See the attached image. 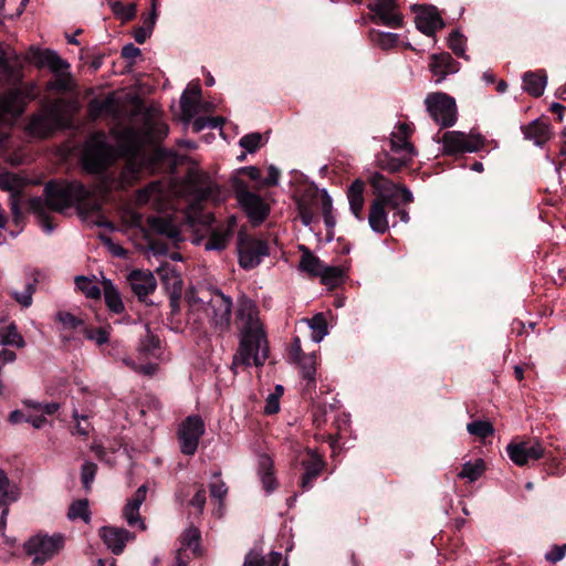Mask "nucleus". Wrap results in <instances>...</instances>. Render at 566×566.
Returning a JSON list of instances; mask_svg holds the SVG:
<instances>
[{
    "mask_svg": "<svg viewBox=\"0 0 566 566\" xmlns=\"http://www.w3.org/2000/svg\"><path fill=\"white\" fill-rule=\"evenodd\" d=\"M411 8L417 12L415 22L421 33L432 36L444 27V22L434 7L413 4Z\"/></svg>",
    "mask_w": 566,
    "mask_h": 566,
    "instance_id": "6ab92c4d",
    "label": "nucleus"
},
{
    "mask_svg": "<svg viewBox=\"0 0 566 566\" xmlns=\"http://www.w3.org/2000/svg\"><path fill=\"white\" fill-rule=\"evenodd\" d=\"M229 240V233H226L217 227L206 241L205 249L208 251H222L227 248Z\"/></svg>",
    "mask_w": 566,
    "mask_h": 566,
    "instance_id": "ea45409f",
    "label": "nucleus"
},
{
    "mask_svg": "<svg viewBox=\"0 0 566 566\" xmlns=\"http://www.w3.org/2000/svg\"><path fill=\"white\" fill-rule=\"evenodd\" d=\"M64 547V536L62 534L32 536L25 544L24 551L33 556L34 565H43L52 559Z\"/></svg>",
    "mask_w": 566,
    "mask_h": 566,
    "instance_id": "9d476101",
    "label": "nucleus"
},
{
    "mask_svg": "<svg viewBox=\"0 0 566 566\" xmlns=\"http://www.w3.org/2000/svg\"><path fill=\"white\" fill-rule=\"evenodd\" d=\"M191 306L203 310L210 324L220 333L230 329L232 300L221 291H202L201 295L189 297Z\"/></svg>",
    "mask_w": 566,
    "mask_h": 566,
    "instance_id": "423d86ee",
    "label": "nucleus"
},
{
    "mask_svg": "<svg viewBox=\"0 0 566 566\" xmlns=\"http://www.w3.org/2000/svg\"><path fill=\"white\" fill-rule=\"evenodd\" d=\"M111 9L114 15L120 19L123 22L130 21L135 18L137 12V7L135 3H129L127 6L123 4L120 1L111 2Z\"/></svg>",
    "mask_w": 566,
    "mask_h": 566,
    "instance_id": "c03bdc74",
    "label": "nucleus"
},
{
    "mask_svg": "<svg viewBox=\"0 0 566 566\" xmlns=\"http://www.w3.org/2000/svg\"><path fill=\"white\" fill-rule=\"evenodd\" d=\"M19 493L14 485H11L6 472L0 469V506L15 502Z\"/></svg>",
    "mask_w": 566,
    "mask_h": 566,
    "instance_id": "e433bc0d",
    "label": "nucleus"
},
{
    "mask_svg": "<svg viewBox=\"0 0 566 566\" xmlns=\"http://www.w3.org/2000/svg\"><path fill=\"white\" fill-rule=\"evenodd\" d=\"M484 138L481 135H465L452 130L442 136L444 151L448 154L474 153L482 148Z\"/></svg>",
    "mask_w": 566,
    "mask_h": 566,
    "instance_id": "f3484780",
    "label": "nucleus"
},
{
    "mask_svg": "<svg viewBox=\"0 0 566 566\" xmlns=\"http://www.w3.org/2000/svg\"><path fill=\"white\" fill-rule=\"evenodd\" d=\"M430 117L442 128L451 127L457 122L455 99L446 93H430L424 99Z\"/></svg>",
    "mask_w": 566,
    "mask_h": 566,
    "instance_id": "9b49d317",
    "label": "nucleus"
},
{
    "mask_svg": "<svg viewBox=\"0 0 566 566\" xmlns=\"http://www.w3.org/2000/svg\"><path fill=\"white\" fill-rule=\"evenodd\" d=\"M411 129L408 124L400 123L397 126V130L391 134L390 145L391 150L396 153L405 151L409 156L415 155V147L409 142Z\"/></svg>",
    "mask_w": 566,
    "mask_h": 566,
    "instance_id": "a878e982",
    "label": "nucleus"
},
{
    "mask_svg": "<svg viewBox=\"0 0 566 566\" xmlns=\"http://www.w3.org/2000/svg\"><path fill=\"white\" fill-rule=\"evenodd\" d=\"M82 333L84 334V336L87 339L96 343L98 346H102V345L108 343V340H109V333L104 327H99V328L83 327Z\"/></svg>",
    "mask_w": 566,
    "mask_h": 566,
    "instance_id": "5fc2aeb1",
    "label": "nucleus"
},
{
    "mask_svg": "<svg viewBox=\"0 0 566 566\" xmlns=\"http://www.w3.org/2000/svg\"><path fill=\"white\" fill-rule=\"evenodd\" d=\"M367 8L374 13L371 20L389 28H400L403 17L399 13L396 0H373Z\"/></svg>",
    "mask_w": 566,
    "mask_h": 566,
    "instance_id": "a211bd4d",
    "label": "nucleus"
},
{
    "mask_svg": "<svg viewBox=\"0 0 566 566\" xmlns=\"http://www.w3.org/2000/svg\"><path fill=\"white\" fill-rule=\"evenodd\" d=\"M260 471H261V481L264 490L270 493L276 488V480L273 475L272 469V460L268 455H262L260 458Z\"/></svg>",
    "mask_w": 566,
    "mask_h": 566,
    "instance_id": "f704fd0d",
    "label": "nucleus"
},
{
    "mask_svg": "<svg viewBox=\"0 0 566 566\" xmlns=\"http://www.w3.org/2000/svg\"><path fill=\"white\" fill-rule=\"evenodd\" d=\"M467 430L470 434L485 439L493 434L494 429L491 422L476 420L468 423Z\"/></svg>",
    "mask_w": 566,
    "mask_h": 566,
    "instance_id": "09e8293b",
    "label": "nucleus"
},
{
    "mask_svg": "<svg viewBox=\"0 0 566 566\" xmlns=\"http://www.w3.org/2000/svg\"><path fill=\"white\" fill-rule=\"evenodd\" d=\"M506 452L512 462L518 467L537 461L546 454L544 446L538 440L511 442L506 447Z\"/></svg>",
    "mask_w": 566,
    "mask_h": 566,
    "instance_id": "dca6fc26",
    "label": "nucleus"
},
{
    "mask_svg": "<svg viewBox=\"0 0 566 566\" xmlns=\"http://www.w3.org/2000/svg\"><path fill=\"white\" fill-rule=\"evenodd\" d=\"M280 410L279 395L270 394L265 400L264 413L274 415Z\"/></svg>",
    "mask_w": 566,
    "mask_h": 566,
    "instance_id": "e2e57ef3",
    "label": "nucleus"
},
{
    "mask_svg": "<svg viewBox=\"0 0 566 566\" xmlns=\"http://www.w3.org/2000/svg\"><path fill=\"white\" fill-rule=\"evenodd\" d=\"M144 328L145 333L139 338L137 352L143 358L155 357L160 349V339L150 332L148 325H145Z\"/></svg>",
    "mask_w": 566,
    "mask_h": 566,
    "instance_id": "c756f323",
    "label": "nucleus"
},
{
    "mask_svg": "<svg viewBox=\"0 0 566 566\" xmlns=\"http://www.w3.org/2000/svg\"><path fill=\"white\" fill-rule=\"evenodd\" d=\"M308 327L312 331V339L319 343L328 333L326 318L322 313L315 314L307 319Z\"/></svg>",
    "mask_w": 566,
    "mask_h": 566,
    "instance_id": "58836bf2",
    "label": "nucleus"
},
{
    "mask_svg": "<svg viewBox=\"0 0 566 566\" xmlns=\"http://www.w3.org/2000/svg\"><path fill=\"white\" fill-rule=\"evenodd\" d=\"M127 283L138 301L147 303V296L153 294L157 287L154 274L147 270H133L127 275Z\"/></svg>",
    "mask_w": 566,
    "mask_h": 566,
    "instance_id": "aec40b11",
    "label": "nucleus"
},
{
    "mask_svg": "<svg viewBox=\"0 0 566 566\" xmlns=\"http://www.w3.org/2000/svg\"><path fill=\"white\" fill-rule=\"evenodd\" d=\"M102 287L107 308L115 314L124 312L125 306L120 293L113 282L109 279H104L102 281Z\"/></svg>",
    "mask_w": 566,
    "mask_h": 566,
    "instance_id": "c85d7f7f",
    "label": "nucleus"
},
{
    "mask_svg": "<svg viewBox=\"0 0 566 566\" xmlns=\"http://www.w3.org/2000/svg\"><path fill=\"white\" fill-rule=\"evenodd\" d=\"M295 363L300 365L303 378L314 380L316 373L314 354H305Z\"/></svg>",
    "mask_w": 566,
    "mask_h": 566,
    "instance_id": "3c124183",
    "label": "nucleus"
},
{
    "mask_svg": "<svg viewBox=\"0 0 566 566\" xmlns=\"http://www.w3.org/2000/svg\"><path fill=\"white\" fill-rule=\"evenodd\" d=\"M235 319L240 344L232 364L245 367L263 366L269 357V342L259 317L258 306L245 295L238 298Z\"/></svg>",
    "mask_w": 566,
    "mask_h": 566,
    "instance_id": "f257e3e1",
    "label": "nucleus"
},
{
    "mask_svg": "<svg viewBox=\"0 0 566 566\" xmlns=\"http://www.w3.org/2000/svg\"><path fill=\"white\" fill-rule=\"evenodd\" d=\"M280 175V170L275 166L271 165L268 169V176L263 180V185L268 187L276 186L279 184Z\"/></svg>",
    "mask_w": 566,
    "mask_h": 566,
    "instance_id": "774afa93",
    "label": "nucleus"
},
{
    "mask_svg": "<svg viewBox=\"0 0 566 566\" xmlns=\"http://www.w3.org/2000/svg\"><path fill=\"white\" fill-rule=\"evenodd\" d=\"M448 45L457 56L468 60V56L465 55V38L458 30H453L450 33L448 38Z\"/></svg>",
    "mask_w": 566,
    "mask_h": 566,
    "instance_id": "8fccbe9b",
    "label": "nucleus"
},
{
    "mask_svg": "<svg viewBox=\"0 0 566 566\" xmlns=\"http://www.w3.org/2000/svg\"><path fill=\"white\" fill-rule=\"evenodd\" d=\"M546 82V75L539 72H526L523 75V88L534 97L543 95Z\"/></svg>",
    "mask_w": 566,
    "mask_h": 566,
    "instance_id": "7c9ffc66",
    "label": "nucleus"
},
{
    "mask_svg": "<svg viewBox=\"0 0 566 566\" xmlns=\"http://www.w3.org/2000/svg\"><path fill=\"white\" fill-rule=\"evenodd\" d=\"M88 115L95 119L102 114H112L115 111V99L113 95L106 96L104 99L94 98L88 103L87 106Z\"/></svg>",
    "mask_w": 566,
    "mask_h": 566,
    "instance_id": "2f4dec72",
    "label": "nucleus"
},
{
    "mask_svg": "<svg viewBox=\"0 0 566 566\" xmlns=\"http://www.w3.org/2000/svg\"><path fill=\"white\" fill-rule=\"evenodd\" d=\"M269 566V558H265L261 555V553L255 551H250L243 562V566Z\"/></svg>",
    "mask_w": 566,
    "mask_h": 566,
    "instance_id": "680f3d73",
    "label": "nucleus"
},
{
    "mask_svg": "<svg viewBox=\"0 0 566 566\" xmlns=\"http://www.w3.org/2000/svg\"><path fill=\"white\" fill-rule=\"evenodd\" d=\"M197 103L198 99L188 96L187 92L182 93L180 97V108L185 120L189 122L195 117L198 112Z\"/></svg>",
    "mask_w": 566,
    "mask_h": 566,
    "instance_id": "864d4df0",
    "label": "nucleus"
},
{
    "mask_svg": "<svg viewBox=\"0 0 566 566\" xmlns=\"http://www.w3.org/2000/svg\"><path fill=\"white\" fill-rule=\"evenodd\" d=\"M200 538L201 534L199 528L195 526L188 527L182 534V547L191 549L196 556H199L201 554Z\"/></svg>",
    "mask_w": 566,
    "mask_h": 566,
    "instance_id": "a19ab883",
    "label": "nucleus"
},
{
    "mask_svg": "<svg viewBox=\"0 0 566 566\" xmlns=\"http://www.w3.org/2000/svg\"><path fill=\"white\" fill-rule=\"evenodd\" d=\"M319 277L324 285L334 287L343 281L344 271L339 266H324Z\"/></svg>",
    "mask_w": 566,
    "mask_h": 566,
    "instance_id": "79ce46f5",
    "label": "nucleus"
},
{
    "mask_svg": "<svg viewBox=\"0 0 566 566\" xmlns=\"http://www.w3.org/2000/svg\"><path fill=\"white\" fill-rule=\"evenodd\" d=\"M147 224L153 232L164 235L174 242L181 240L180 230L170 218L151 216L147 218Z\"/></svg>",
    "mask_w": 566,
    "mask_h": 566,
    "instance_id": "5701e85b",
    "label": "nucleus"
},
{
    "mask_svg": "<svg viewBox=\"0 0 566 566\" xmlns=\"http://www.w3.org/2000/svg\"><path fill=\"white\" fill-rule=\"evenodd\" d=\"M63 124L61 103L53 101L43 105L41 111L33 114L27 126L28 133L38 138H46Z\"/></svg>",
    "mask_w": 566,
    "mask_h": 566,
    "instance_id": "6e6552de",
    "label": "nucleus"
},
{
    "mask_svg": "<svg viewBox=\"0 0 566 566\" xmlns=\"http://www.w3.org/2000/svg\"><path fill=\"white\" fill-rule=\"evenodd\" d=\"M302 464L304 468V473L301 479V488L304 491H307L313 486L314 481L323 472L325 462L318 455L312 453L311 459L304 460Z\"/></svg>",
    "mask_w": 566,
    "mask_h": 566,
    "instance_id": "393cba45",
    "label": "nucleus"
},
{
    "mask_svg": "<svg viewBox=\"0 0 566 566\" xmlns=\"http://www.w3.org/2000/svg\"><path fill=\"white\" fill-rule=\"evenodd\" d=\"M32 62L38 67H48L54 75L52 81L46 83V90L60 93L75 91L76 83L70 72V63L63 60L55 51L31 48Z\"/></svg>",
    "mask_w": 566,
    "mask_h": 566,
    "instance_id": "39448f33",
    "label": "nucleus"
},
{
    "mask_svg": "<svg viewBox=\"0 0 566 566\" xmlns=\"http://www.w3.org/2000/svg\"><path fill=\"white\" fill-rule=\"evenodd\" d=\"M184 188L189 197L186 213L188 222L192 227L196 224L210 227L214 222V216L212 212L203 211L202 203L206 201L220 203L227 199V191L213 181L208 174L196 170L187 174Z\"/></svg>",
    "mask_w": 566,
    "mask_h": 566,
    "instance_id": "7ed1b4c3",
    "label": "nucleus"
},
{
    "mask_svg": "<svg viewBox=\"0 0 566 566\" xmlns=\"http://www.w3.org/2000/svg\"><path fill=\"white\" fill-rule=\"evenodd\" d=\"M206 504V490L201 485L200 489L197 491V493L193 495V497L190 501V505L196 507L199 513H202Z\"/></svg>",
    "mask_w": 566,
    "mask_h": 566,
    "instance_id": "69168bd1",
    "label": "nucleus"
},
{
    "mask_svg": "<svg viewBox=\"0 0 566 566\" xmlns=\"http://www.w3.org/2000/svg\"><path fill=\"white\" fill-rule=\"evenodd\" d=\"M369 182L378 195L375 201H381L384 206L397 208L400 201L409 203L413 200V196L408 188L395 185L379 172L371 175Z\"/></svg>",
    "mask_w": 566,
    "mask_h": 566,
    "instance_id": "f8f14e48",
    "label": "nucleus"
},
{
    "mask_svg": "<svg viewBox=\"0 0 566 566\" xmlns=\"http://www.w3.org/2000/svg\"><path fill=\"white\" fill-rule=\"evenodd\" d=\"M97 472V464L92 461H86L81 468V482L85 491H90Z\"/></svg>",
    "mask_w": 566,
    "mask_h": 566,
    "instance_id": "603ef678",
    "label": "nucleus"
},
{
    "mask_svg": "<svg viewBox=\"0 0 566 566\" xmlns=\"http://www.w3.org/2000/svg\"><path fill=\"white\" fill-rule=\"evenodd\" d=\"M220 472H214L212 476L217 479L216 481L210 482L209 490L210 495L213 499H217L218 501L222 502L224 496L227 495L228 488L226 483L222 480H219Z\"/></svg>",
    "mask_w": 566,
    "mask_h": 566,
    "instance_id": "13d9d810",
    "label": "nucleus"
},
{
    "mask_svg": "<svg viewBox=\"0 0 566 566\" xmlns=\"http://www.w3.org/2000/svg\"><path fill=\"white\" fill-rule=\"evenodd\" d=\"M381 201H373L369 208L368 223L370 229L379 234H384L388 229L387 212Z\"/></svg>",
    "mask_w": 566,
    "mask_h": 566,
    "instance_id": "bb28decb",
    "label": "nucleus"
},
{
    "mask_svg": "<svg viewBox=\"0 0 566 566\" xmlns=\"http://www.w3.org/2000/svg\"><path fill=\"white\" fill-rule=\"evenodd\" d=\"M56 318L63 324L65 328L76 329L80 326H83V321L70 312H59L56 314Z\"/></svg>",
    "mask_w": 566,
    "mask_h": 566,
    "instance_id": "052dcab7",
    "label": "nucleus"
},
{
    "mask_svg": "<svg viewBox=\"0 0 566 566\" xmlns=\"http://www.w3.org/2000/svg\"><path fill=\"white\" fill-rule=\"evenodd\" d=\"M0 344L3 346H15L23 348L25 346L24 338L18 332L15 324L11 323L0 332Z\"/></svg>",
    "mask_w": 566,
    "mask_h": 566,
    "instance_id": "c9c22d12",
    "label": "nucleus"
},
{
    "mask_svg": "<svg viewBox=\"0 0 566 566\" xmlns=\"http://www.w3.org/2000/svg\"><path fill=\"white\" fill-rule=\"evenodd\" d=\"M298 268L301 271L306 272L312 276H319L324 265L317 256L303 248V254L301 256Z\"/></svg>",
    "mask_w": 566,
    "mask_h": 566,
    "instance_id": "473e14b6",
    "label": "nucleus"
},
{
    "mask_svg": "<svg viewBox=\"0 0 566 566\" xmlns=\"http://www.w3.org/2000/svg\"><path fill=\"white\" fill-rule=\"evenodd\" d=\"M261 139H262V136L260 133H252V134L244 135L240 139L239 145L242 148L247 149L249 153H254L259 148Z\"/></svg>",
    "mask_w": 566,
    "mask_h": 566,
    "instance_id": "bf43d9fd",
    "label": "nucleus"
},
{
    "mask_svg": "<svg viewBox=\"0 0 566 566\" xmlns=\"http://www.w3.org/2000/svg\"><path fill=\"white\" fill-rule=\"evenodd\" d=\"M168 134V126L161 120L155 108H147L142 114L139 127H126L118 133L117 139L124 153L136 160L144 157L143 148L146 145H156Z\"/></svg>",
    "mask_w": 566,
    "mask_h": 566,
    "instance_id": "20e7f679",
    "label": "nucleus"
},
{
    "mask_svg": "<svg viewBox=\"0 0 566 566\" xmlns=\"http://www.w3.org/2000/svg\"><path fill=\"white\" fill-rule=\"evenodd\" d=\"M429 70L437 77L436 84H439L448 75L459 71V63L448 52L432 54L430 56Z\"/></svg>",
    "mask_w": 566,
    "mask_h": 566,
    "instance_id": "412c9836",
    "label": "nucleus"
},
{
    "mask_svg": "<svg viewBox=\"0 0 566 566\" xmlns=\"http://www.w3.org/2000/svg\"><path fill=\"white\" fill-rule=\"evenodd\" d=\"M525 139L532 140L534 145L542 147L551 138L549 124L535 119L530 124L522 126Z\"/></svg>",
    "mask_w": 566,
    "mask_h": 566,
    "instance_id": "b1692460",
    "label": "nucleus"
},
{
    "mask_svg": "<svg viewBox=\"0 0 566 566\" xmlns=\"http://www.w3.org/2000/svg\"><path fill=\"white\" fill-rule=\"evenodd\" d=\"M364 190L365 184L360 179L353 181L347 190L350 211L358 220H363L361 211L365 202Z\"/></svg>",
    "mask_w": 566,
    "mask_h": 566,
    "instance_id": "cd10ccee",
    "label": "nucleus"
},
{
    "mask_svg": "<svg viewBox=\"0 0 566 566\" xmlns=\"http://www.w3.org/2000/svg\"><path fill=\"white\" fill-rule=\"evenodd\" d=\"M175 158H176V155L174 151H170V150H167L159 146H156L153 149L151 155L147 159L143 158V166L153 168L156 165L164 164V163L175 165L176 164Z\"/></svg>",
    "mask_w": 566,
    "mask_h": 566,
    "instance_id": "72a5a7b5",
    "label": "nucleus"
},
{
    "mask_svg": "<svg viewBox=\"0 0 566 566\" xmlns=\"http://www.w3.org/2000/svg\"><path fill=\"white\" fill-rule=\"evenodd\" d=\"M333 202L331 196L324 190L322 196V212L324 218V223L328 229H332L336 224L335 217L333 216Z\"/></svg>",
    "mask_w": 566,
    "mask_h": 566,
    "instance_id": "6e6d98bb",
    "label": "nucleus"
},
{
    "mask_svg": "<svg viewBox=\"0 0 566 566\" xmlns=\"http://www.w3.org/2000/svg\"><path fill=\"white\" fill-rule=\"evenodd\" d=\"M36 97L38 91L34 84L13 88L0 95V122L3 120L6 116L17 117L21 115L27 103Z\"/></svg>",
    "mask_w": 566,
    "mask_h": 566,
    "instance_id": "ddd939ff",
    "label": "nucleus"
},
{
    "mask_svg": "<svg viewBox=\"0 0 566 566\" xmlns=\"http://www.w3.org/2000/svg\"><path fill=\"white\" fill-rule=\"evenodd\" d=\"M205 433V423L200 416H188L179 426L178 438L181 452L192 455L198 449L199 440Z\"/></svg>",
    "mask_w": 566,
    "mask_h": 566,
    "instance_id": "4468645a",
    "label": "nucleus"
},
{
    "mask_svg": "<svg viewBox=\"0 0 566 566\" xmlns=\"http://www.w3.org/2000/svg\"><path fill=\"white\" fill-rule=\"evenodd\" d=\"M123 515L129 526L139 525L142 530H145V523L140 518L139 507H135L129 503H126L123 510Z\"/></svg>",
    "mask_w": 566,
    "mask_h": 566,
    "instance_id": "4d7b16f0",
    "label": "nucleus"
},
{
    "mask_svg": "<svg viewBox=\"0 0 566 566\" xmlns=\"http://www.w3.org/2000/svg\"><path fill=\"white\" fill-rule=\"evenodd\" d=\"M67 517L72 521L81 518L86 523L90 522L91 513L88 510V501L84 499L73 502L70 505Z\"/></svg>",
    "mask_w": 566,
    "mask_h": 566,
    "instance_id": "37998d69",
    "label": "nucleus"
},
{
    "mask_svg": "<svg viewBox=\"0 0 566 566\" xmlns=\"http://www.w3.org/2000/svg\"><path fill=\"white\" fill-rule=\"evenodd\" d=\"M113 150L106 142L104 133L92 134L84 145L83 166L85 170L92 174L102 172L112 163Z\"/></svg>",
    "mask_w": 566,
    "mask_h": 566,
    "instance_id": "0eeeda50",
    "label": "nucleus"
},
{
    "mask_svg": "<svg viewBox=\"0 0 566 566\" xmlns=\"http://www.w3.org/2000/svg\"><path fill=\"white\" fill-rule=\"evenodd\" d=\"M146 494H147V485L146 484H143L140 485L137 491L135 492V494L133 495L132 499H129L127 501V503H129L130 505L135 506V507H139L142 506V504L145 502L146 500Z\"/></svg>",
    "mask_w": 566,
    "mask_h": 566,
    "instance_id": "0e129e2a",
    "label": "nucleus"
},
{
    "mask_svg": "<svg viewBox=\"0 0 566 566\" xmlns=\"http://www.w3.org/2000/svg\"><path fill=\"white\" fill-rule=\"evenodd\" d=\"M239 264L244 270L256 268L269 255L265 241L241 235L238 243Z\"/></svg>",
    "mask_w": 566,
    "mask_h": 566,
    "instance_id": "2eb2a0df",
    "label": "nucleus"
},
{
    "mask_svg": "<svg viewBox=\"0 0 566 566\" xmlns=\"http://www.w3.org/2000/svg\"><path fill=\"white\" fill-rule=\"evenodd\" d=\"M99 532L105 545L115 555L123 553L126 543L134 538L130 532L122 527L103 526Z\"/></svg>",
    "mask_w": 566,
    "mask_h": 566,
    "instance_id": "4be33fe9",
    "label": "nucleus"
},
{
    "mask_svg": "<svg viewBox=\"0 0 566 566\" xmlns=\"http://www.w3.org/2000/svg\"><path fill=\"white\" fill-rule=\"evenodd\" d=\"M36 279L28 282L22 292L13 291L11 296L22 306L30 307L33 302V294L35 292Z\"/></svg>",
    "mask_w": 566,
    "mask_h": 566,
    "instance_id": "a18cd8bd",
    "label": "nucleus"
},
{
    "mask_svg": "<svg viewBox=\"0 0 566 566\" xmlns=\"http://www.w3.org/2000/svg\"><path fill=\"white\" fill-rule=\"evenodd\" d=\"M75 284L77 289L85 294L88 298H99L101 287L86 276H76Z\"/></svg>",
    "mask_w": 566,
    "mask_h": 566,
    "instance_id": "49530a36",
    "label": "nucleus"
},
{
    "mask_svg": "<svg viewBox=\"0 0 566 566\" xmlns=\"http://www.w3.org/2000/svg\"><path fill=\"white\" fill-rule=\"evenodd\" d=\"M233 187L235 198L249 220L255 226L262 223L270 213L269 205L259 195L250 191L241 179L235 178Z\"/></svg>",
    "mask_w": 566,
    "mask_h": 566,
    "instance_id": "1a4fd4ad",
    "label": "nucleus"
},
{
    "mask_svg": "<svg viewBox=\"0 0 566 566\" xmlns=\"http://www.w3.org/2000/svg\"><path fill=\"white\" fill-rule=\"evenodd\" d=\"M371 41L382 50H389L397 45L399 36L391 32H371Z\"/></svg>",
    "mask_w": 566,
    "mask_h": 566,
    "instance_id": "de8ad7c7",
    "label": "nucleus"
},
{
    "mask_svg": "<svg viewBox=\"0 0 566 566\" xmlns=\"http://www.w3.org/2000/svg\"><path fill=\"white\" fill-rule=\"evenodd\" d=\"M485 471V464L482 459H476L474 462H465L462 470L458 473L460 479H467L470 482L476 481Z\"/></svg>",
    "mask_w": 566,
    "mask_h": 566,
    "instance_id": "4c0bfd02",
    "label": "nucleus"
},
{
    "mask_svg": "<svg viewBox=\"0 0 566 566\" xmlns=\"http://www.w3.org/2000/svg\"><path fill=\"white\" fill-rule=\"evenodd\" d=\"M45 199L34 197L29 200V209L36 216L39 226L46 232L54 230L50 211L62 212L74 203H81L91 195L80 181H49L44 188Z\"/></svg>",
    "mask_w": 566,
    "mask_h": 566,
    "instance_id": "f03ea898",
    "label": "nucleus"
},
{
    "mask_svg": "<svg viewBox=\"0 0 566 566\" xmlns=\"http://www.w3.org/2000/svg\"><path fill=\"white\" fill-rule=\"evenodd\" d=\"M566 544L562 546H555L551 552L546 553L545 558L551 563H557L565 556Z\"/></svg>",
    "mask_w": 566,
    "mask_h": 566,
    "instance_id": "338daca9",
    "label": "nucleus"
}]
</instances>
